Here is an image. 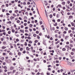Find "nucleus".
Instances as JSON below:
<instances>
[{
  "mask_svg": "<svg viewBox=\"0 0 75 75\" xmlns=\"http://www.w3.org/2000/svg\"><path fill=\"white\" fill-rule=\"evenodd\" d=\"M68 64L69 65H72V64L71 62H68Z\"/></svg>",
  "mask_w": 75,
  "mask_h": 75,
  "instance_id": "nucleus-1",
  "label": "nucleus"
},
{
  "mask_svg": "<svg viewBox=\"0 0 75 75\" xmlns=\"http://www.w3.org/2000/svg\"><path fill=\"white\" fill-rule=\"evenodd\" d=\"M10 18L11 20H12L13 18H14V17L13 16H11Z\"/></svg>",
  "mask_w": 75,
  "mask_h": 75,
  "instance_id": "nucleus-2",
  "label": "nucleus"
},
{
  "mask_svg": "<svg viewBox=\"0 0 75 75\" xmlns=\"http://www.w3.org/2000/svg\"><path fill=\"white\" fill-rule=\"evenodd\" d=\"M26 50L27 51H29V47H26Z\"/></svg>",
  "mask_w": 75,
  "mask_h": 75,
  "instance_id": "nucleus-3",
  "label": "nucleus"
},
{
  "mask_svg": "<svg viewBox=\"0 0 75 75\" xmlns=\"http://www.w3.org/2000/svg\"><path fill=\"white\" fill-rule=\"evenodd\" d=\"M6 48V47H5L4 46H2L1 47V48H2V49H5V48Z\"/></svg>",
  "mask_w": 75,
  "mask_h": 75,
  "instance_id": "nucleus-4",
  "label": "nucleus"
},
{
  "mask_svg": "<svg viewBox=\"0 0 75 75\" xmlns=\"http://www.w3.org/2000/svg\"><path fill=\"white\" fill-rule=\"evenodd\" d=\"M49 16L50 17V18H51L52 17V15L51 14Z\"/></svg>",
  "mask_w": 75,
  "mask_h": 75,
  "instance_id": "nucleus-5",
  "label": "nucleus"
},
{
  "mask_svg": "<svg viewBox=\"0 0 75 75\" xmlns=\"http://www.w3.org/2000/svg\"><path fill=\"white\" fill-rule=\"evenodd\" d=\"M62 4L63 5H65V2H63L62 3Z\"/></svg>",
  "mask_w": 75,
  "mask_h": 75,
  "instance_id": "nucleus-6",
  "label": "nucleus"
},
{
  "mask_svg": "<svg viewBox=\"0 0 75 75\" xmlns=\"http://www.w3.org/2000/svg\"><path fill=\"white\" fill-rule=\"evenodd\" d=\"M29 43L30 44L32 43V41H31V40L29 41Z\"/></svg>",
  "mask_w": 75,
  "mask_h": 75,
  "instance_id": "nucleus-7",
  "label": "nucleus"
},
{
  "mask_svg": "<svg viewBox=\"0 0 75 75\" xmlns=\"http://www.w3.org/2000/svg\"><path fill=\"white\" fill-rule=\"evenodd\" d=\"M17 23H19L20 22V21L19 20H18L17 21Z\"/></svg>",
  "mask_w": 75,
  "mask_h": 75,
  "instance_id": "nucleus-8",
  "label": "nucleus"
},
{
  "mask_svg": "<svg viewBox=\"0 0 75 75\" xmlns=\"http://www.w3.org/2000/svg\"><path fill=\"white\" fill-rule=\"evenodd\" d=\"M18 54L19 56H20V55H21V53H20V52H19L18 53Z\"/></svg>",
  "mask_w": 75,
  "mask_h": 75,
  "instance_id": "nucleus-9",
  "label": "nucleus"
},
{
  "mask_svg": "<svg viewBox=\"0 0 75 75\" xmlns=\"http://www.w3.org/2000/svg\"><path fill=\"white\" fill-rule=\"evenodd\" d=\"M59 15L58 14H57L56 16L57 18H58L59 17Z\"/></svg>",
  "mask_w": 75,
  "mask_h": 75,
  "instance_id": "nucleus-10",
  "label": "nucleus"
},
{
  "mask_svg": "<svg viewBox=\"0 0 75 75\" xmlns=\"http://www.w3.org/2000/svg\"><path fill=\"white\" fill-rule=\"evenodd\" d=\"M23 5H26V2H24L23 3Z\"/></svg>",
  "mask_w": 75,
  "mask_h": 75,
  "instance_id": "nucleus-11",
  "label": "nucleus"
},
{
  "mask_svg": "<svg viewBox=\"0 0 75 75\" xmlns=\"http://www.w3.org/2000/svg\"><path fill=\"white\" fill-rule=\"evenodd\" d=\"M72 17H73V16H69V18H72Z\"/></svg>",
  "mask_w": 75,
  "mask_h": 75,
  "instance_id": "nucleus-12",
  "label": "nucleus"
},
{
  "mask_svg": "<svg viewBox=\"0 0 75 75\" xmlns=\"http://www.w3.org/2000/svg\"><path fill=\"white\" fill-rule=\"evenodd\" d=\"M3 44L4 45H6V42H3Z\"/></svg>",
  "mask_w": 75,
  "mask_h": 75,
  "instance_id": "nucleus-13",
  "label": "nucleus"
},
{
  "mask_svg": "<svg viewBox=\"0 0 75 75\" xmlns=\"http://www.w3.org/2000/svg\"><path fill=\"white\" fill-rule=\"evenodd\" d=\"M69 37L68 36H66L65 37V39H67Z\"/></svg>",
  "mask_w": 75,
  "mask_h": 75,
  "instance_id": "nucleus-14",
  "label": "nucleus"
},
{
  "mask_svg": "<svg viewBox=\"0 0 75 75\" xmlns=\"http://www.w3.org/2000/svg\"><path fill=\"white\" fill-rule=\"evenodd\" d=\"M64 29L66 31H67V30H68V28L67 27L65 28Z\"/></svg>",
  "mask_w": 75,
  "mask_h": 75,
  "instance_id": "nucleus-15",
  "label": "nucleus"
},
{
  "mask_svg": "<svg viewBox=\"0 0 75 75\" xmlns=\"http://www.w3.org/2000/svg\"><path fill=\"white\" fill-rule=\"evenodd\" d=\"M38 40H36L35 41V43H37V42H38Z\"/></svg>",
  "mask_w": 75,
  "mask_h": 75,
  "instance_id": "nucleus-16",
  "label": "nucleus"
},
{
  "mask_svg": "<svg viewBox=\"0 0 75 75\" xmlns=\"http://www.w3.org/2000/svg\"><path fill=\"white\" fill-rule=\"evenodd\" d=\"M71 25H72V26H74V23L72 22L71 23Z\"/></svg>",
  "mask_w": 75,
  "mask_h": 75,
  "instance_id": "nucleus-17",
  "label": "nucleus"
},
{
  "mask_svg": "<svg viewBox=\"0 0 75 75\" xmlns=\"http://www.w3.org/2000/svg\"><path fill=\"white\" fill-rule=\"evenodd\" d=\"M23 48H21L20 49V51H23Z\"/></svg>",
  "mask_w": 75,
  "mask_h": 75,
  "instance_id": "nucleus-18",
  "label": "nucleus"
},
{
  "mask_svg": "<svg viewBox=\"0 0 75 75\" xmlns=\"http://www.w3.org/2000/svg\"><path fill=\"white\" fill-rule=\"evenodd\" d=\"M37 38L38 39H40V36H39V35H37Z\"/></svg>",
  "mask_w": 75,
  "mask_h": 75,
  "instance_id": "nucleus-19",
  "label": "nucleus"
},
{
  "mask_svg": "<svg viewBox=\"0 0 75 75\" xmlns=\"http://www.w3.org/2000/svg\"><path fill=\"white\" fill-rule=\"evenodd\" d=\"M70 36L71 37H72L73 36V34L72 33H71L70 34Z\"/></svg>",
  "mask_w": 75,
  "mask_h": 75,
  "instance_id": "nucleus-20",
  "label": "nucleus"
},
{
  "mask_svg": "<svg viewBox=\"0 0 75 75\" xmlns=\"http://www.w3.org/2000/svg\"><path fill=\"white\" fill-rule=\"evenodd\" d=\"M33 35L34 37H35L37 36V35L36 34H34Z\"/></svg>",
  "mask_w": 75,
  "mask_h": 75,
  "instance_id": "nucleus-21",
  "label": "nucleus"
},
{
  "mask_svg": "<svg viewBox=\"0 0 75 75\" xmlns=\"http://www.w3.org/2000/svg\"><path fill=\"white\" fill-rule=\"evenodd\" d=\"M74 53L73 52H72L71 53V55H74Z\"/></svg>",
  "mask_w": 75,
  "mask_h": 75,
  "instance_id": "nucleus-22",
  "label": "nucleus"
},
{
  "mask_svg": "<svg viewBox=\"0 0 75 75\" xmlns=\"http://www.w3.org/2000/svg\"><path fill=\"white\" fill-rule=\"evenodd\" d=\"M33 27V25L31 24H30V27Z\"/></svg>",
  "mask_w": 75,
  "mask_h": 75,
  "instance_id": "nucleus-23",
  "label": "nucleus"
},
{
  "mask_svg": "<svg viewBox=\"0 0 75 75\" xmlns=\"http://www.w3.org/2000/svg\"><path fill=\"white\" fill-rule=\"evenodd\" d=\"M12 33H14L15 32V30L14 29H12Z\"/></svg>",
  "mask_w": 75,
  "mask_h": 75,
  "instance_id": "nucleus-24",
  "label": "nucleus"
},
{
  "mask_svg": "<svg viewBox=\"0 0 75 75\" xmlns=\"http://www.w3.org/2000/svg\"><path fill=\"white\" fill-rule=\"evenodd\" d=\"M72 51H73V52L75 51V49H74V48L72 49Z\"/></svg>",
  "mask_w": 75,
  "mask_h": 75,
  "instance_id": "nucleus-25",
  "label": "nucleus"
},
{
  "mask_svg": "<svg viewBox=\"0 0 75 75\" xmlns=\"http://www.w3.org/2000/svg\"><path fill=\"white\" fill-rule=\"evenodd\" d=\"M32 52H35V50H32Z\"/></svg>",
  "mask_w": 75,
  "mask_h": 75,
  "instance_id": "nucleus-26",
  "label": "nucleus"
},
{
  "mask_svg": "<svg viewBox=\"0 0 75 75\" xmlns=\"http://www.w3.org/2000/svg\"><path fill=\"white\" fill-rule=\"evenodd\" d=\"M8 34H11V32L10 31H8Z\"/></svg>",
  "mask_w": 75,
  "mask_h": 75,
  "instance_id": "nucleus-27",
  "label": "nucleus"
},
{
  "mask_svg": "<svg viewBox=\"0 0 75 75\" xmlns=\"http://www.w3.org/2000/svg\"><path fill=\"white\" fill-rule=\"evenodd\" d=\"M21 38H22V39H23L24 38V35H23L21 37Z\"/></svg>",
  "mask_w": 75,
  "mask_h": 75,
  "instance_id": "nucleus-28",
  "label": "nucleus"
},
{
  "mask_svg": "<svg viewBox=\"0 0 75 75\" xmlns=\"http://www.w3.org/2000/svg\"><path fill=\"white\" fill-rule=\"evenodd\" d=\"M71 29H72V30H75V28H73L72 27L71 28Z\"/></svg>",
  "mask_w": 75,
  "mask_h": 75,
  "instance_id": "nucleus-29",
  "label": "nucleus"
},
{
  "mask_svg": "<svg viewBox=\"0 0 75 75\" xmlns=\"http://www.w3.org/2000/svg\"><path fill=\"white\" fill-rule=\"evenodd\" d=\"M69 6H70V7H72V4L71 3H70V4Z\"/></svg>",
  "mask_w": 75,
  "mask_h": 75,
  "instance_id": "nucleus-30",
  "label": "nucleus"
},
{
  "mask_svg": "<svg viewBox=\"0 0 75 75\" xmlns=\"http://www.w3.org/2000/svg\"><path fill=\"white\" fill-rule=\"evenodd\" d=\"M18 10H16L15 11V13H18Z\"/></svg>",
  "mask_w": 75,
  "mask_h": 75,
  "instance_id": "nucleus-31",
  "label": "nucleus"
},
{
  "mask_svg": "<svg viewBox=\"0 0 75 75\" xmlns=\"http://www.w3.org/2000/svg\"><path fill=\"white\" fill-rule=\"evenodd\" d=\"M27 23H24V25L25 26H26V25H27Z\"/></svg>",
  "mask_w": 75,
  "mask_h": 75,
  "instance_id": "nucleus-32",
  "label": "nucleus"
},
{
  "mask_svg": "<svg viewBox=\"0 0 75 75\" xmlns=\"http://www.w3.org/2000/svg\"><path fill=\"white\" fill-rule=\"evenodd\" d=\"M71 30H69L68 31V33H71Z\"/></svg>",
  "mask_w": 75,
  "mask_h": 75,
  "instance_id": "nucleus-33",
  "label": "nucleus"
},
{
  "mask_svg": "<svg viewBox=\"0 0 75 75\" xmlns=\"http://www.w3.org/2000/svg\"><path fill=\"white\" fill-rule=\"evenodd\" d=\"M2 27L3 29H5V28H6V27L4 26H2Z\"/></svg>",
  "mask_w": 75,
  "mask_h": 75,
  "instance_id": "nucleus-34",
  "label": "nucleus"
},
{
  "mask_svg": "<svg viewBox=\"0 0 75 75\" xmlns=\"http://www.w3.org/2000/svg\"><path fill=\"white\" fill-rule=\"evenodd\" d=\"M36 34H38L39 33V32H38V31H36Z\"/></svg>",
  "mask_w": 75,
  "mask_h": 75,
  "instance_id": "nucleus-35",
  "label": "nucleus"
},
{
  "mask_svg": "<svg viewBox=\"0 0 75 75\" xmlns=\"http://www.w3.org/2000/svg\"><path fill=\"white\" fill-rule=\"evenodd\" d=\"M40 25H41V24H42V21H40Z\"/></svg>",
  "mask_w": 75,
  "mask_h": 75,
  "instance_id": "nucleus-36",
  "label": "nucleus"
},
{
  "mask_svg": "<svg viewBox=\"0 0 75 75\" xmlns=\"http://www.w3.org/2000/svg\"><path fill=\"white\" fill-rule=\"evenodd\" d=\"M56 63H59V61L58 60H56Z\"/></svg>",
  "mask_w": 75,
  "mask_h": 75,
  "instance_id": "nucleus-37",
  "label": "nucleus"
},
{
  "mask_svg": "<svg viewBox=\"0 0 75 75\" xmlns=\"http://www.w3.org/2000/svg\"><path fill=\"white\" fill-rule=\"evenodd\" d=\"M61 41H62V42H63V41H64V40L63 39H61Z\"/></svg>",
  "mask_w": 75,
  "mask_h": 75,
  "instance_id": "nucleus-38",
  "label": "nucleus"
},
{
  "mask_svg": "<svg viewBox=\"0 0 75 75\" xmlns=\"http://www.w3.org/2000/svg\"><path fill=\"white\" fill-rule=\"evenodd\" d=\"M6 15L7 16H9V15H10V14H9L8 13H6Z\"/></svg>",
  "mask_w": 75,
  "mask_h": 75,
  "instance_id": "nucleus-39",
  "label": "nucleus"
},
{
  "mask_svg": "<svg viewBox=\"0 0 75 75\" xmlns=\"http://www.w3.org/2000/svg\"><path fill=\"white\" fill-rule=\"evenodd\" d=\"M16 41H17V42H18V41H19V40L18 39H16Z\"/></svg>",
  "mask_w": 75,
  "mask_h": 75,
  "instance_id": "nucleus-40",
  "label": "nucleus"
},
{
  "mask_svg": "<svg viewBox=\"0 0 75 75\" xmlns=\"http://www.w3.org/2000/svg\"><path fill=\"white\" fill-rule=\"evenodd\" d=\"M58 6H59V7H61V4L58 5Z\"/></svg>",
  "mask_w": 75,
  "mask_h": 75,
  "instance_id": "nucleus-41",
  "label": "nucleus"
},
{
  "mask_svg": "<svg viewBox=\"0 0 75 75\" xmlns=\"http://www.w3.org/2000/svg\"><path fill=\"white\" fill-rule=\"evenodd\" d=\"M25 35H26V36H27L28 35L27 33H25Z\"/></svg>",
  "mask_w": 75,
  "mask_h": 75,
  "instance_id": "nucleus-42",
  "label": "nucleus"
},
{
  "mask_svg": "<svg viewBox=\"0 0 75 75\" xmlns=\"http://www.w3.org/2000/svg\"><path fill=\"white\" fill-rule=\"evenodd\" d=\"M50 73H47V75H50Z\"/></svg>",
  "mask_w": 75,
  "mask_h": 75,
  "instance_id": "nucleus-43",
  "label": "nucleus"
},
{
  "mask_svg": "<svg viewBox=\"0 0 75 75\" xmlns=\"http://www.w3.org/2000/svg\"><path fill=\"white\" fill-rule=\"evenodd\" d=\"M28 38L29 40H31V38L30 37H28Z\"/></svg>",
  "mask_w": 75,
  "mask_h": 75,
  "instance_id": "nucleus-44",
  "label": "nucleus"
},
{
  "mask_svg": "<svg viewBox=\"0 0 75 75\" xmlns=\"http://www.w3.org/2000/svg\"><path fill=\"white\" fill-rule=\"evenodd\" d=\"M62 50H63V51H65V50H66L65 48H63L62 49Z\"/></svg>",
  "mask_w": 75,
  "mask_h": 75,
  "instance_id": "nucleus-45",
  "label": "nucleus"
},
{
  "mask_svg": "<svg viewBox=\"0 0 75 75\" xmlns=\"http://www.w3.org/2000/svg\"><path fill=\"white\" fill-rule=\"evenodd\" d=\"M31 44H28V47H31Z\"/></svg>",
  "mask_w": 75,
  "mask_h": 75,
  "instance_id": "nucleus-46",
  "label": "nucleus"
},
{
  "mask_svg": "<svg viewBox=\"0 0 75 75\" xmlns=\"http://www.w3.org/2000/svg\"><path fill=\"white\" fill-rule=\"evenodd\" d=\"M9 55H13V53H12L11 52H10L9 53Z\"/></svg>",
  "mask_w": 75,
  "mask_h": 75,
  "instance_id": "nucleus-47",
  "label": "nucleus"
},
{
  "mask_svg": "<svg viewBox=\"0 0 75 75\" xmlns=\"http://www.w3.org/2000/svg\"><path fill=\"white\" fill-rule=\"evenodd\" d=\"M4 69H7V67L6 66H5L4 67Z\"/></svg>",
  "mask_w": 75,
  "mask_h": 75,
  "instance_id": "nucleus-48",
  "label": "nucleus"
},
{
  "mask_svg": "<svg viewBox=\"0 0 75 75\" xmlns=\"http://www.w3.org/2000/svg\"><path fill=\"white\" fill-rule=\"evenodd\" d=\"M50 40H53V38L52 37H51L50 38Z\"/></svg>",
  "mask_w": 75,
  "mask_h": 75,
  "instance_id": "nucleus-49",
  "label": "nucleus"
},
{
  "mask_svg": "<svg viewBox=\"0 0 75 75\" xmlns=\"http://www.w3.org/2000/svg\"><path fill=\"white\" fill-rule=\"evenodd\" d=\"M15 2V1H11V3H14Z\"/></svg>",
  "mask_w": 75,
  "mask_h": 75,
  "instance_id": "nucleus-50",
  "label": "nucleus"
},
{
  "mask_svg": "<svg viewBox=\"0 0 75 75\" xmlns=\"http://www.w3.org/2000/svg\"><path fill=\"white\" fill-rule=\"evenodd\" d=\"M52 21H53L54 22V23H55V20H54V19H53L52 20Z\"/></svg>",
  "mask_w": 75,
  "mask_h": 75,
  "instance_id": "nucleus-51",
  "label": "nucleus"
},
{
  "mask_svg": "<svg viewBox=\"0 0 75 75\" xmlns=\"http://www.w3.org/2000/svg\"><path fill=\"white\" fill-rule=\"evenodd\" d=\"M33 31H36V29H35V28H33Z\"/></svg>",
  "mask_w": 75,
  "mask_h": 75,
  "instance_id": "nucleus-52",
  "label": "nucleus"
},
{
  "mask_svg": "<svg viewBox=\"0 0 75 75\" xmlns=\"http://www.w3.org/2000/svg\"><path fill=\"white\" fill-rule=\"evenodd\" d=\"M3 34H4V35H6V32H4L3 33Z\"/></svg>",
  "mask_w": 75,
  "mask_h": 75,
  "instance_id": "nucleus-53",
  "label": "nucleus"
},
{
  "mask_svg": "<svg viewBox=\"0 0 75 75\" xmlns=\"http://www.w3.org/2000/svg\"><path fill=\"white\" fill-rule=\"evenodd\" d=\"M27 11H29V10H30V8H27Z\"/></svg>",
  "mask_w": 75,
  "mask_h": 75,
  "instance_id": "nucleus-54",
  "label": "nucleus"
},
{
  "mask_svg": "<svg viewBox=\"0 0 75 75\" xmlns=\"http://www.w3.org/2000/svg\"><path fill=\"white\" fill-rule=\"evenodd\" d=\"M59 45H57V48H59Z\"/></svg>",
  "mask_w": 75,
  "mask_h": 75,
  "instance_id": "nucleus-55",
  "label": "nucleus"
},
{
  "mask_svg": "<svg viewBox=\"0 0 75 75\" xmlns=\"http://www.w3.org/2000/svg\"><path fill=\"white\" fill-rule=\"evenodd\" d=\"M24 22H25V23H26V22H27V21L26 20H24Z\"/></svg>",
  "mask_w": 75,
  "mask_h": 75,
  "instance_id": "nucleus-56",
  "label": "nucleus"
},
{
  "mask_svg": "<svg viewBox=\"0 0 75 75\" xmlns=\"http://www.w3.org/2000/svg\"><path fill=\"white\" fill-rule=\"evenodd\" d=\"M8 23H9V24H11V22L9 21L8 22Z\"/></svg>",
  "mask_w": 75,
  "mask_h": 75,
  "instance_id": "nucleus-57",
  "label": "nucleus"
},
{
  "mask_svg": "<svg viewBox=\"0 0 75 75\" xmlns=\"http://www.w3.org/2000/svg\"><path fill=\"white\" fill-rule=\"evenodd\" d=\"M23 54H25V51L24 50L23 52Z\"/></svg>",
  "mask_w": 75,
  "mask_h": 75,
  "instance_id": "nucleus-58",
  "label": "nucleus"
},
{
  "mask_svg": "<svg viewBox=\"0 0 75 75\" xmlns=\"http://www.w3.org/2000/svg\"><path fill=\"white\" fill-rule=\"evenodd\" d=\"M6 7H8V4H6Z\"/></svg>",
  "mask_w": 75,
  "mask_h": 75,
  "instance_id": "nucleus-59",
  "label": "nucleus"
},
{
  "mask_svg": "<svg viewBox=\"0 0 75 75\" xmlns=\"http://www.w3.org/2000/svg\"><path fill=\"white\" fill-rule=\"evenodd\" d=\"M69 3H70V1H69L67 2V4H69Z\"/></svg>",
  "mask_w": 75,
  "mask_h": 75,
  "instance_id": "nucleus-60",
  "label": "nucleus"
},
{
  "mask_svg": "<svg viewBox=\"0 0 75 75\" xmlns=\"http://www.w3.org/2000/svg\"><path fill=\"white\" fill-rule=\"evenodd\" d=\"M31 50H33V47H31Z\"/></svg>",
  "mask_w": 75,
  "mask_h": 75,
  "instance_id": "nucleus-61",
  "label": "nucleus"
},
{
  "mask_svg": "<svg viewBox=\"0 0 75 75\" xmlns=\"http://www.w3.org/2000/svg\"><path fill=\"white\" fill-rule=\"evenodd\" d=\"M67 44H69V43L68 42H66Z\"/></svg>",
  "mask_w": 75,
  "mask_h": 75,
  "instance_id": "nucleus-62",
  "label": "nucleus"
},
{
  "mask_svg": "<svg viewBox=\"0 0 75 75\" xmlns=\"http://www.w3.org/2000/svg\"><path fill=\"white\" fill-rule=\"evenodd\" d=\"M65 8H66L64 6L63 8V10H65Z\"/></svg>",
  "mask_w": 75,
  "mask_h": 75,
  "instance_id": "nucleus-63",
  "label": "nucleus"
},
{
  "mask_svg": "<svg viewBox=\"0 0 75 75\" xmlns=\"http://www.w3.org/2000/svg\"><path fill=\"white\" fill-rule=\"evenodd\" d=\"M35 23H36L37 22V20H35Z\"/></svg>",
  "mask_w": 75,
  "mask_h": 75,
  "instance_id": "nucleus-64",
  "label": "nucleus"
}]
</instances>
